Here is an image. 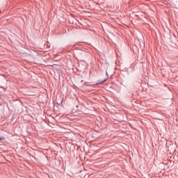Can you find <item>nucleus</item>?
I'll use <instances>...</instances> for the list:
<instances>
[{"label":"nucleus","instance_id":"nucleus-1","mask_svg":"<svg viewBox=\"0 0 178 178\" xmlns=\"http://www.w3.org/2000/svg\"><path fill=\"white\" fill-rule=\"evenodd\" d=\"M107 81H108V78L105 79L104 81L99 80V81H97L96 86H98L99 84H104V83H105Z\"/></svg>","mask_w":178,"mask_h":178},{"label":"nucleus","instance_id":"nucleus-2","mask_svg":"<svg viewBox=\"0 0 178 178\" xmlns=\"http://www.w3.org/2000/svg\"><path fill=\"white\" fill-rule=\"evenodd\" d=\"M106 76H107V77H108V72H106Z\"/></svg>","mask_w":178,"mask_h":178},{"label":"nucleus","instance_id":"nucleus-3","mask_svg":"<svg viewBox=\"0 0 178 178\" xmlns=\"http://www.w3.org/2000/svg\"><path fill=\"white\" fill-rule=\"evenodd\" d=\"M1 140H2V138H0V141H1Z\"/></svg>","mask_w":178,"mask_h":178}]
</instances>
